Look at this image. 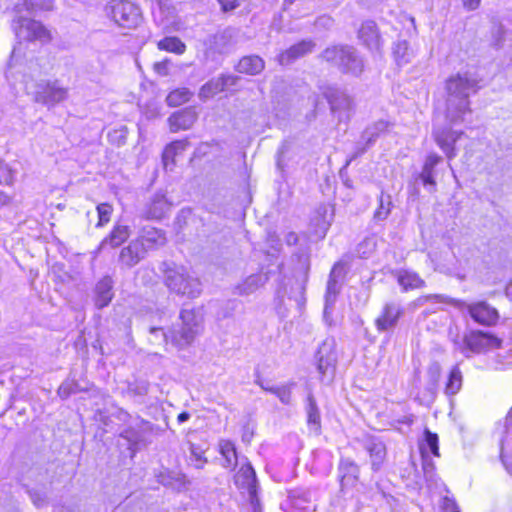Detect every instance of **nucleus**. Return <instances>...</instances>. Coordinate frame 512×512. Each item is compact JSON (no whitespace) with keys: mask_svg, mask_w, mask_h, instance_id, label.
Instances as JSON below:
<instances>
[{"mask_svg":"<svg viewBox=\"0 0 512 512\" xmlns=\"http://www.w3.org/2000/svg\"><path fill=\"white\" fill-rule=\"evenodd\" d=\"M219 451L224 458L223 466L225 468H234L237 465L238 457L233 442L229 440H221L219 442Z\"/></svg>","mask_w":512,"mask_h":512,"instance_id":"nucleus-37","label":"nucleus"},{"mask_svg":"<svg viewBox=\"0 0 512 512\" xmlns=\"http://www.w3.org/2000/svg\"><path fill=\"white\" fill-rule=\"evenodd\" d=\"M218 79L222 82L221 86L223 90H225L228 87L235 86L239 80V77L235 75H221L218 77Z\"/></svg>","mask_w":512,"mask_h":512,"instance_id":"nucleus-56","label":"nucleus"},{"mask_svg":"<svg viewBox=\"0 0 512 512\" xmlns=\"http://www.w3.org/2000/svg\"><path fill=\"white\" fill-rule=\"evenodd\" d=\"M393 55L397 65L402 66L412 60L413 51L406 40H399L394 44Z\"/></svg>","mask_w":512,"mask_h":512,"instance_id":"nucleus-38","label":"nucleus"},{"mask_svg":"<svg viewBox=\"0 0 512 512\" xmlns=\"http://www.w3.org/2000/svg\"><path fill=\"white\" fill-rule=\"evenodd\" d=\"M323 60L339 69L342 73L359 76L364 70V61L355 47L333 45L321 54Z\"/></svg>","mask_w":512,"mask_h":512,"instance_id":"nucleus-4","label":"nucleus"},{"mask_svg":"<svg viewBox=\"0 0 512 512\" xmlns=\"http://www.w3.org/2000/svg\"><path fill=\"white\" fill-rule=\"evenodd\" d=\"M441 507L443 512H459L456 502L449 497L443 498Z\"/></svg>","mask_w":512,"mask_h":512,"instance_id":"nucleus-57","label":"nucleus"},{"mask_svg":"<svg viewBox=\"0 0 512 512\" xmlns=\"http://www.w3.org/2000/svg\"><path fill=\"white\" fill-rule=\"evenodd\" d=\"M137 240L144 244L146 252L148 250L161 247L166 243L164 232L154 227L143 228Z\"/></svg>","mask_w":512,"mask_h":512,"instance_id":"nucleus-32","label":"nucleus"},{"mask_svg":"<svg viewBox=\"0 0 512 512\" xmlns=\"http://www.w3.org/2000/svg\"><path fill=\"white\" fill-rule=\"evenodd\" d=\"M158 48L173 52L176 54H183L185 52V44L177 37H166L158 42Z\"/></svg>","mask_w":512,"mask_h":512,"instance_id":"nucleus-42","label":"nucleus"},{"mask_svg":"<svg viewBox=\"0 0 512 512\" xmlns=\"http://www.w3.org/2000/svg\"><path fill=\"white\" fill-rule=\"evenodd\" d=\"M391 207H392L391 196L384 195V193H381L380 198H379V206L374 213V219H376L378 221L385 220L390 214Z\"/></svg>","mask_w":512,"mask_h":512,"instance_id":"nucleus-46","label":"nucleus"},{"mask_svg":"<svg viewBox=\"0 0 512 512\" xmlns=\"http://www.w3.org/2000/svg\"><path fill=\"white\" fill-rule=\"evenodd\" d=\"M344 276L343 265L337 263L333 266L329 279L327 281L326 294H325V312L334 305L337 295L340 292V280Z\"/></svg>","mask_w":512,"mask_h":512,"instance_id":"nucleus-22","label":"nucleus"},{"mask_svg":"<svg viewBox=\"0 0 512 512\" xmlns=\"http://www.w3.org/2000/svg\"><path fill=\"white\" fill-rule=\"evenodd\" d=\"M315 47L312 40H302L299 43L292 45L287 50L281 52L277 56V61L280 65H289L295 60L311 53Z\"/></svg>","mask_w":512,"mask_h":512,"instance_id":"nucleus-24","label":"nucleus"},{"mask_svg":"<svg viewBox=\"0 0 512 512\" xmlns=\"http://www.w3.org/2000/svg\"><path fill=\"white\" fill-rule=\"evenodd\" d=\"M439 373H440V369H439L438 365H434L433 367H431L429 369V374H430V377H431V383L429 385L428 390H429V392H430L432 397L435 395L436 384H437V381H438Z\"/></svg>","mask_w":512,"mask_h":512,"instance_id":"nucleus-53","label":"nucleus"},{"mask_svg":"<svg viewBox=\"0 0 512 512\" xmlns=\"http://www.w3.org/2000/svg\"><path fill=\"white\" fill-rule=\"evenodd\" d=\"M323 94L328 100L331 110L333 112H340L339 119L342 120L344 118L342 112L346 113L352 108L351 98L336 87H328ZM348 117L349 115L346 114L345 118Z\"/></svg>","mask_w":512,"mask_h":512,"instance_id":"nucleus-21","label":"nucleus"},{"mask_svg":"<svg viewBox=\"0 0 512 512\" xmlns=\"http://www.w3.org/2000/svg\"><path fill=\"white\" fill-rule=\"evenodd\" d=\"M153 431V425L143 419L137 418L120 434L122 438L129 443V449L135 453L142 447L151 443L150 435Z\"/></svg>","mask_w":512,"mask_h":512,"instance_id":"nucleus-10","label":"nucleus"},{"mask_svg":"<svg viewBox=\"0 0 512 512\" xmlns=\"http://www.w3.org/2000/svg\"><path fill=\"white\" fill-rule=\"evenodd\" d=\"M238 38V30L232 27H227L217 33L210 35L206 41L209 50L218 53H229L236 45Z\"/></svg>","mask_w":512,"mask_h":512,"instance_id":"nucleus-13","label":"nucleus"},{"mask_svg":"<svg viewBox=\"0 0 512 512\" xmlns=\"http://www.w3.org/2000/svg\"><path fill=\"white\" fill-rule=\"evenodd\" d=\"M189 143L186 140H177L168 144L162 154V160L165 169H172V166L175 164V158L183 153Z\"/></svg>","mask_w":512,"mask_h":512,"instance_id":"nucleus-35","label":"nucleus"},{"mask_svg":"<svg viewBox=\"0 0 512 512\" xmlns=\"http://www.w3.org/2000/svg\"><path fill=\"white\" fill-rule=\"evenodd\" d=\"M34 9V3L31 0H23L22 3L16 5L15 10L17 14L21 13L23 10L32 11Z\"/></svg>","mask_w":512,"mask_h":512,"instance_id":"nucleus-62","label":"nucleus"},{"mask_svg":"<svg viewBox=\"0 0 512 512\" xmlns=\"http://www.w3.org/2000/svg\"><path fill=\"white\" fill-rule=\"evenodd\" d=\"M315 362L321 381H331L337 364L336 341L333 337L325 338L319 345Z\"/></svg>","mask_w":512,"mask_h":512,"instance_id":"nucleus-9","label":"nucleus"},{"mask_svg":"<svg viewBox=\"0 0 512 512\" xmlns=\"http://www.w3.org/2000/svg\"><path fill=\"white\" fill-rule=\"evenodd\" d=\"M447 335L449 340L453 343L455 350L459 352L463 350L465 335L463 337L461 336V328L456 322L451 321L448 326Z\"/></svg>","mask_w":512,"mask_h":512,"instance_id":"nucleus-44","label":"nucleus"},{"mask_svg":"<svg viewBox=\"0 0 512 512\" xmlns=\"http://www.w3.org/2000/svg\"><path fill=\"white\" fill-rule=\"evenodd\" d=\"M150 342L152 344H157V345H160L162 343H166L168 338H170V334L168 335L167 333L164 332V330L162 328H158V327H152L150 329Z\"/></svg>","mask_w":512,"mask_h":512,"instance_id":"nucleus-50","label":"nucleus"},{"mask_svg":"<svg viewBox=\"0 0 512 512\" xmlns=\"http://www.w3.org/2000/svg\"><path fill=\"white\" fill-rule=\"evenodd\" d=\"M131 235V229L127 225L115 224L111 232L100 242L99 250L107 247L117 248L121 246Z\"/></svg>","mask_w":512,"mask_h":512,"instance_id":"nucleus-28","label":"nucleus"},{"mask_svg":"<svg viewBox=\"0 0 512 512\" xmlns=\"http://www.w3.org/2000/svg\"><path fill=\"white\" fill-rule=\"evenodd\" d=\"M305 304L304 287L298 282L288 280L283 282L276 290L275 306L277 313L285 317L288 309L294 306L301 310Z\"/></svg>","mask_w":512,"mask_h":512,"instance_id":"nucleus-6","label":"nucleus"},{"mask_svg":"<svg viewBox=\"0 0 512 512\" xmlns=\"http://www.w3.org/2000/svg\"><path fill=\"white\" fill-rule=\"evenodd\" d=\"M268 281V276L263 273L252 274L235 288L239 295H250L262 287Z\"/></svg>","mask_w":512,"mask_h":512,"instance_id":"nucleus-34","label":"nucleus"},{"mask_svg":"<svg viewBox=\"0 0 512 512\" xmlns=\"http://www.w3.org/2000/svg\"><path fill=\"white\" fill-rule=\"evenodd\" d=\"M98 222L96 227H103L111 218L113 207L108 203H101L97 206Z\"/></svg>","mask_w":512,"mask_h":512,"instance_id":"nucleus-47","label":"nucleus"},{"mask_svg":"<svg viewBox=\"0 0 512 512\" xmlns=\"http://www.w3.org/2000/svg\"><path fill=\"white\" fill-rule=\"evenodd\" d=\"M30 497L34 505L38 508L42 507L45 504L46 498L39 492H30Z\"/></svg>","mask_w":512,"mask_h":512,"instance_id":"nucleus-60","label":"nucleus"},{"mask_svg":"<svg viewBox=\"0 0 512 512\" xmlns=\"http://www.w3.org/2000/svg\"><path fill=\"white\" fill-rule=\"evenodd\" d=\"M421 446L425 447V454L431 453L434 456H439L438 435L428 429L424 431V440L420 443Z\"/></svg>","mask_w":512,"mask_h":512,"instance_id":"nucleus-45","label":"nucleus"},{"mask_svg":"<svg viewBox=\"0 0 512 512\" xmlns=\"http://www.w3.org/2000/svg\"><path fill=\"white\" fill-rule=\"evenodd\" d=\"M113 280L110 276H104L95 286V305L102 309L109 305L114 296Z\"/></svg>","mask_w":512,"mask_h":512,"instance_id":"nucleus-29","label":"nucleus"},{"mask_svg":"<svg viewBox=\"0 0 512 512\" xmlns=\"http://www.w3.org/2000/svg\"><path fill=\"white\" fill-rule=\"evenodd\" d=\"M235 484L242 489L248 491L251 505L255 512L259 506V500L257 497V479L256 473L250 463L243 464L239 471L235 475Z\"/></svg>","mask_w":512,"mask_h":512,"instance_id":"nucleus-15","label":"nucleus"},{"mask_svg":"<svg viewBox=\"0 0 512 512\" xmlns=\"http://www.w3.org/2000/svg\"><path fill=\"white\" fill-rule=\"evenodd\" d=\"M462 373L458 366H454L448 376L445 386V394L448 396L456 395L462 387Z\"/></svg>","mask_w":512,"mask_h":512,"instance_id":"nucleus-39","label":"nucleus"},{"mask_svg":"<svg viewBox=\"0 0 512 512\" xmlns=\"http://www.w3.org/2000/svg\"><path fill=\"white\" fill-rule=\"evenodd\" d=\"M392 124L386 120H379L374 122L372 125L368 126L362 133L361 140L364 142H359L355 147V151L352 154L350 160L347 164H349L353 159L363 155L366 150L371 147L383 133L388 131L389 127Z\"/></svg>","mask_w":512,"mask_h":512,"instance_id":"nucleus-14","label":"nucleus"},{"mask_svg":"<svg viewBox=\"0 0 512 512\" xmlns=\"http://www.w3.org/2000/svg\"><path fill=\"white\" fill-rule=\"evenodd\" d=\"M192 92L188 88H179L170 92L167 96L169 106H180L190 100Z\"/></svg>","mask_w":512,"mask_h":512,"instance_id":"nucleus-43","label":"nucleus"},{"mask_svg":"<svg viewBox=\"0 0 512 512\" xmlns=\"http://www.w3.org/2000/svg\"><path fill=\"white\" fill-rule=\"evenodd\" d=\"M428 302L449 304L457 307L460 310L466 309L470 317L476 323L483 326L494 325L499 318L498 311L485 301L467 304L462 300L453 299L443 294H428L420 296L414 301V305L421 307Z\"/></svg>","mask_w":512,"mask_h":512,"instance_id":"nucleus-3","label":"nucleus"},{"mask_svg":"<svg viewBox=\"0 0 512 512\" xmlns=\"http://www.w3.org/2000/svg\"><path fill=\"white\" fill-rule=\"evenodd\" d=\"M493 437L502 447L505 456L512 454V407L504 420L496 423Z\"/></svg>","mask_w":512,"mask_h":512,"instance_id":"nucleus-19","label":"nucleus"},{"mask_svg":"<svg viewBox=\"0 0 512 512\" xmlns=\"http://www.w3.org/2000/svg\"><path fill=\"white\" fill-rule=\"evenodd\" d=\"M500 457L503 465L506 467L508 472L512 475V454L505 456L502 447L500 446Z\"/></svg>","mask_w":512,"mask_h":512,"instance_id":"nucleus-61","label":"nucleus"},{"mask_svg":"<svg viewBox=\"0 0 512 512\" xmlns=\"http://www.w3.org/2000/svg\"><path fill=\"white\" fill-rule=\"evenodd\" d=\"M163 281L170 292L177 295L196 298L202 292L200 280L191 275L188 269L172 261H164L159 266Z\"/></svg>","mask_w":512,"mask_h":512,"instance_id":"nucleus-2","label":"nucleus"},{"mask_svg":"<svg viewBox=\"0 0 512 512\" xmlns=\"http://www.w3.org/2000/svg\"><path fill=\"white\" fill-rule=\"evenodd\" d=\"M221 85L222 82L219 81L218 77L211 79L201 87L199 91V98L206 101L214 95L224 91Z\"/></svg>","mask_w":512,"mask_h":512,"instance_id":"nucleus-41","label":"nucleus"},{"mask_svg":"<svg viewBox=\"0 0 512 512\" xmlns=\"http://www.w3.org/2000/svg\"><path fill=\"white\" fill-rule=\"evenodd\" d=\"M480 80L471 72H459L446 80V118L451 124L463 121L470 113V96L480 89Z\"/></svg>","mask_w":512,"mask_h":512,"instance_id":"nucleus-1","label":"nucleus"},{"mask_svg":"<svg viewBox=\"0 0 512 512\" xmlns=\"http://www.w3.org/2000/svg\"><path fill=\"white\" fill-rule=\"evenodd\" d=\"M363 449L369 454L373 471H378L383 465L387 451L384 442L373 435H364L360 439Z\"/></svg>","mask_w":512,"mask_h":512,"instance_id":"nucleus-17","label":"nucleus"},{"mask_svg":"<svg viewBox=\"0 0 512 512\" xmlns=\"http://www.w3.org/2000/svg\"><path fill=\"white\" fill-rule=\"evenodd\" d=\"M105 12L109 18L123 28H135L141 21L139 7L127 0H111L106 5Z\"/></svg>","mask_w":512,"mask_h":512,"instance_id":"nucleus-7","label":"nucleus"},{"mask_svg":"<svg viewBox=\"0 0 512 512\" xmlns=\"http://www.w3.org/2000/svg\"><path fill=\"white\" fill-rule=\"evenodd\" d=\"M342 489L354 486L359 478V466L350 458H341L338 466Z\"/></svg>","mask_w":512,"mask_h":512,"instance_id":"nucleus-26","label":"nucleus"},{"mask_svg":"<svg viewBox=\"0 0 512 512\" xmlns=\"http://www.w3.org/2000/svg\"><path fill=\"white\" fill-rule=\"evenodd\" d=\"M462 3L464 8L473 11L479 7L481 0H462Z\"/></svg>","mask_w":512,"mask_h":512,"instance_id":"nucleus-63","label":"nucleus"},{"mask_svg":"<svg viewBox=\"0 0 512 512\" xmlns=\"http://www.w3.org/2000/svg\"><path fill=\"white\" fill-rule=\"evenodd\" d=\"M422 469L427 480H431L434 476L435 466L429 455L425 454V447L421 446Z\"/></svg>","mask_w":512,"mask_h":512,"instance_id":"nucleus-49","label":"nucleus"},{"mask_svg":"<svg viewBox=\"0 0 512 512\" xmlns=\"http://www.w3.org/2000/svg\"><path fill=\"white\" fill-rule=\"evenodd\" d=\"M499 346L500 341L493 335L477 330L470 331L465 334V343L460 353L466 357H470L471 354L485 353Z\"/></svg>","mask_w":512,"mask_h":512,"instance_id":"nucleus-11","label":"nucleus"},{"mask_svg":"<svg viewBox=\"0 0 512 512\" xmlns=\"http://www.w3.org/2000/svg\"><path fill=\"white\" fill-rule=\"evenodd\" d=\"M404 310L400 303L387 302L375 319V326L379 332L392 331L398 324Z\"/></svg>","mask_w":512,"mask_h":512,"instance_id":"nucleus-16","label":"nucleus"},{"mask_svg":"<svg viewBox=\"0 0 512 512\" xmlns=\"http://www.w3.org/2000/svg\"><path fill=\"white\" fill-rule=\"evenodd\" d=\"M506 31L503 26H497L493 32L494 45L498 48L502 47L505 41Z\"/></svg>","mask_w":512,"mask_h":512,"instance_id":"nucleus-54","label":"nucleus"},{"mask_svg":"<svg viewBox=\"0 0 512 512\" xmlns=\"http://www.w3.org/2000/svg\"><path fill=\"white\" fill-rule=\"evenodd\" d=\"M221 4L222 10L225 12L232 11L238 7V0H218Z\"/></svg>","mask_w":512,"mask_h":512,"instance_id":"nucleus-59","label":"nucleus"},{"mask_svg":"<svg viewBox=\"0 0 512 512\" xmlns=\"http://www.w3.org/2000/svg\"><path fill=\"white\" fill-rule=\"evenodd\" d=\"M13 183V171L2 160H0V184L11 185Z\"/></svg>","mask_w":512,"mask_h":512,"instance_id":"nucleus-51","label":"nucleus"},{"mask_svg":"<svg viewBox=\"0 0 512 512\" xmlns=\"http://www.w3.org/2000/svg\"><path fill=\"white\" fill-rule=\"evenodd\" d=\"M358 37L369 50H380L381 39L377 25L374 21L369 20L363 22L358 31Z\"/></svg>","mask_w":512,"mask_h":512,"instance_id":"nucleus-25","label":"nucleus"},{"mask_svg":"<svg viewBox=\"0 0 512 512\" xmlns=\"http://www.w3.org/2000/svg\"><path fill=\"white\" fill-rule=\"evenodd\" d=\"M12 29L19 40L48 43L52 38L50 31L40 21L22 15L13 19Z\"/></svg>","mask_w":512,"mask_h":512,"instance_id":"nucleus-8","label":"nucleus"},{"mask_svg":"<svg viewBox=\"0 0 512 512\" xmlns=\"http://www.w3.org/2000/svg\"><path fill=\"white\" fill-rule=\"evenodd\" d=\"M146 255V248L141 241L132 240L123 247L119 254V262L125 267L131 268L138 264Z\"/></svg>","mask_w":512,"mask_h":512,"instance_id":"nucleus-23","label":"nucleus"},{"mask_svg":"<svg viewBox=\"0 0 512 512\" xmlns=\"http://www.w3.org/2000/svg\"><path fill=\"white\" fill-rule=\"evenodd\" d=\"M464 133L462 131H455L450 128L434 129L433 137L440 149L445 153L448 160L456 157L457 151L455 143L460 139Z\"/></svg>","mask_w":512,"mask_h":512,"instance_id":"nucleus-18","label":"nucleus"},{"mask_svg":"<svg viewBox=\"0 0 512 512\" xmlns=\"http://www.w3.org/2000/svg\"><path fill=\"white\" fill-rule=\"evenodd\" d=\"M180 320V325L170 331V339L175 346L184 348L190 345L196 336L201 333L202 323L195 312L188 309L181 311Z\"/></svg>","mask_w":512,"mask_h":512,"instance_id":"nucleus-5","label":"nucleus"},{"mask_svg":"<svg viewBox=\"0 0 512 512\" xmlns=\"http://www.w3.org/2000/svg\"><path fill=\"white\" fill-rule=\"evenodd\" d=\"M196 120V113L191 109H184L173 113L169 118L168 122L170 130L177 132L179 130H187L191 128Z\"/></svg>","mask_w":512,"mask_h":512,"instance_id":"nucleus-31","label":"nucleus"},{"mask_svg":"<svg viewBox=\"0 0 512 512\" xmlns=\"http://www.w3.org/2000/svg\"><path fill=\"white\" fill-rule=\"evenodd\" d=\"M68 96V89L62 87L58 81L42 80L35 86L34 99L47 107L55 106Z\"/></svg>","mask_w":512,"mask_h":512,"instance_id":"nucleus-12","label":"nucleus"},{"mask_svg":"<svg viewBox=\"0 0 512 512\" xmlns=\"http://www.w3.org/2000/svg\"><path fill=\"white\" fill-rule=\"evenodd\" d=\"M285 149L282 148L279 153H278V158H277V167L280 169V170H284V168L286 167V163H285Z\"/></svg>","mask_w":512,"mask_h":512,"instance_id":"nucleus-64","label":"nucleus"},{"mask_svg":"<svg viewBox=\"0 0 512 512\" xmlns=\"http://www.w3.org/2000/svg\"><path fill=\"white\" fill-rule=\"evenodd\" d=\"M57 393L62 399L68 398L73 393V384L70 382L62 383Z\"/></svg>","mask_w":512,"mask_h":512,"instance_id":"nucleus-58","label":"nucleus"},{"mask_svg":"<svg viewBox=\"0 0 512 512\" xmlns=\"http://www.w3.org/2000/svg\"><path fill=\"white\" fill-rule=\"evenodd\" d=\"M171 204L166 199L165 194L157 192L151 198L146 211L145 216L148 219H161L170 210Z\"/></svg>","mask_w":512,"mask_h":512,"instance_id":"nucleus-30","label":"nucleus"},{"mask_svg":"<svg viewBox=\"0 0 512 512\" xmlns=\"http://www.w3.org/2000/svg\"><path fill=\"white\" fill-rule=\"evenodd\" d=\"M441 161L442 157L436 153L428 154L425 159L419 178L423 185L428 188L429 192H435L436 190L434 169Z\"/></svg>","mask_w":512,"mask_h":512,"instance_id":"nucleus-27","label":"nucleus"},{"mask_svg":"<svg viewBox=\"0 0 512 512\" xmlns=\"http://www.w3.org/2000/svg\"><path fill=\"white\" fill-rule=\"evenodd\" d=\"M160 482L165 486H171L173 488L180 489L186 485L185 475L181 473H175L173 476L162 475Z\"/></svg>","mask_w":512,"mask_h":512,"instance_id":"nucleus-48","label":"nucleus"},{"mask_svg":"<svg viewBox=\"0 0 512 512\" xmlns=\"http://www.w3.org/2000/svg\"><path fill=\"white\" fill-rule=\"evenodd\" d=\"M270 392L275 394L283 404H289L291 402V390L289 386L270 389Z\"/></svg>","mask_w":512,"mask_h":512,"instance_id":"nucleus-52","label":"nucleus"},{"mask_svg":"<svg viewBox=\"0 0 512 512\" xmlns=\"http://www.w3.org/2000/svg\"><path fill=\"white\" fill-rule=\"evenodd\" d=\"M306 413L308 425L313 426L315 430H319L321 416L316 400L312 394L307 396Z\"/></svg>","mask_w":512,"mask_h":512,"instance_id":"nucleus-40","label":"nucleus"},{"mask_svg":"<svg viewBox=\"0 0 512 512\" xmlns=\"http://www.w3.org/2000/svg\"><path fill=\"white\" fill-rule=\"evenodd\" d=\"M397 281L403 291L425 287V281L416 272L410 270L399 271Z\"/></svg>","mask_w":512,"mask_h":512,"instance_id":"nucleus-36","label":"nucleus"},{"mask_svg":"<svg viewBox=\"0 0 512 512\" xmlns=\"http://www.w3.org/2000/svg\"><path fill=\"white\" fill-rule=\"evenodd\" d=\"M290 505L301 512H312L316 509L315 494L310 489L295 488L289 492Z\"/></svg>","mask_w":512,"mask_h":512,"instance_id":"nucleus-20","label":"nucleus"},{"mask_svg":"<svg viewBox=\"0 0 512 512\" xmlns=\"http://www.w3.org/2000/svg\"><path fill=\"white\" fill-rule=\"evenodd\" d=\"M265 68L264 60L258 55H248L242 57L237 66L236 70L239 73L247 75H258Z\"/></svg>","mask_w":512,"mask_h":512,"instance_id":"nucleus-33","label":"nucleus"},{"mask_svg":"<svg viewBox=\"0 0 512 512\" xmlns=\"http://www.w3.org/2000/svg\"><path fill=\"white\" fill-rule=\"evenodd\" d=\"M170 64L171 62L168 59H165L163 61L155 62L153 68L159 75L166 76L169 73Z\"/></svg>","mask_w":512,"mask_h":512,"instance_id":"nucleus-55","label":"nucleus"}]
</instances>
